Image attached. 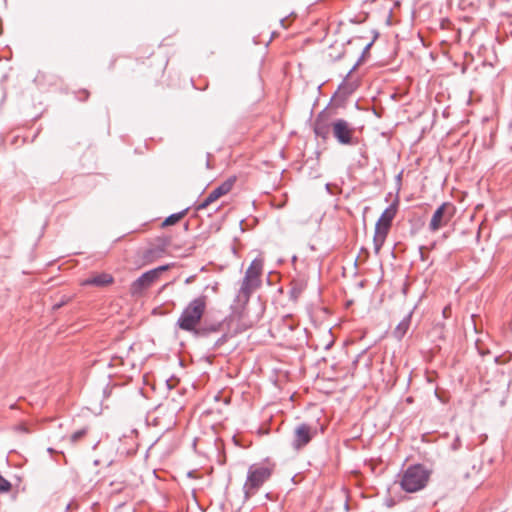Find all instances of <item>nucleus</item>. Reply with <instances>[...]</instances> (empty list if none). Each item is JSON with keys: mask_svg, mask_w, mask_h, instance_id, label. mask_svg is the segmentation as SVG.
Here are the masks:
<instances>
[{"mask_svg": "<svg viewBox=\"0 0 512 512\" xmlns=\"http://www.w3.org/2000/svg\"><path fill=\"white\" fill-rule=\"evenodd\" d=\"M191 281H192V278H188V279L186 280V283H190Z\"/></svg>", "mask_w": 512, "mask_h": 512, "instance_id": "nucleus-27", "label": "nucleus"}, {"mask_svg": "<svg viewBox=\"0 0 512 512\" xmlns=\"http://www.w3.org/2000/svg\"><path fill=\"white\" fill-rule=\"evenodd\" d=\"M396 212V206L394 204L390 205L383 211L377 222L384 224L386 227H391Z\"/></svg>", "mask_w": 512, "mask_h": 512, "instance_id": "nucleus-12", "label": "nucleus"}, {"mask_svg": "<svg viewBox=\"0 0 512 512\" xmlns=\"http://www.w3.org/2000/svg\"><path fill=\"white\" fill-rule=\"evenodd\" d=\"M207 296L201 295L191 300L183 309L177 320L179 329L192 333L200 325L201 319L206 311Z\"/></svg>", "mask_w": 512, "mask_h": 512, "instance_id": "nucleus-3", "label": "nucleus"}, {"mask_svg": "<svg viewBox=\"0 0 512 512\" xmlns=\"http://www.w3.org/2000/svg\"><path fill=\"white\" fill-rule=\"evenodd\" d=\"M272 468L264 464H253L249 467L247 479L244 484L246 498L254 495L258 489L270 478Z\"/></svg>", "mask_w": 512, "mask_h": 512, "instance_id": "nucleus-4", "label": "nucleus"}, {"mask_svg": "<svg viewBox=\"0 0 512 512\" xmlns=\"http://www.w3.org/2000/svg\"><path fill=\"white\" fill-rule=\"evenodd\" d=\"M431 473L432 471L423 464L410 465L402 472L400 487L407 493H416L427 486Z\"/></svg>", "mask_w": 512, "mask_h": 512, "instance_id": "nucleus-2", "label": "nucleus"}, {"mask_svg": "<svg viewBox=\"0 0 512 512\" xmlns=\"http://www.w3.org/2000/svg\"><path fill=\"white\" fill-rule=\"evenodd\" d=\"M332 132L335 139L342 145H354V128L344 119H337L332 123Z\"/></svg>", "mask_w": 512, "mask_h": 512, "instance_id": "nucleus-8", "label": "nucleus"}, {"mask_svg": "<svg viewBox=\"0 0 512 512\" xmlns=\"http://www.w3.org/2000/svg\"><path fill=\"white\" fill-rule=\"evenodd\" d=\"M316 435V425L308 423H299L294 428L291 445L295 450H301L302 448L307 446Z\"/></svg>", "mask_w": 512, "mask_h": 512, "instance_id": "nucleus-6", "label": "nucleus"}, {"mask_svg": "<svg viewBox=\"0 0 512 512\" xmlns=\"http://www.w3.org/2000/svg\"><path fill=\"white\" fill-rule=\"evenodd\" d=\"M188 209H184L183 211L181 212H178V213H174V214H171L170 216H168L165 221L163 222V225L164 226H169V225H174L176 224L178 221H180L186 214Z\"/></svg>", "mask_w": 512, "mask_h": 512, "instance_id": "nucleus-14", "label": "nucleus"}, {"mask_svg": "<svg viewBox=\"0 0 512 512\" xmlns=\"http://www.w3.org/2000/svg\"><path fill=\"white\" fill-rule=\"evenodd\" d=\"M354 69H355V66L352 68V70H349L348 75H349L350 73H352V71H353Z\"/></svg>", "mask_w": 512, "mask_h": 512, "instance_id": "nucleus-28", "label": "nucleus"}, {"mask_svg": "<svg viewBox=\"0 0 512 512\" xmlns=\"http://www.w3.org/2000/svg\"><path fill=\"white\" fill-rule=\"evenodd\" d=\"M222 328V324L220 322L217 323H203L202 325H198L192 334L195 337H207L211 333L219 332Z\"/></svg>", "mask_w": 512, "mask_h": 512, "instance_id": "nucleus-11", "label": "nucleus"}, {"mask_svg": "<svg viewBox=\"0 0 512 512\" xmlns=\"http://www.w3.org/2000/svg\"><path fill=\"white\" fill-rule=\"evenodd\" d=\"M235 183V178H229L226 181H224L221 185L213 189L209 195L197 206V210L205 209L208 205L216 201L218 198H220L223 195H226L231 191L233 188V185Z\"/></svg>", "mask_w": 512, "mask_h": 512, "instance_id": "nucleus-9", "label": "nucleus"}, {"mask_svg": "<svg viewBox=\"0 0 512 512\" xmlns=\"http://www.w3.org/2000/svg\"><path fill=\"white\" fill-rule=\"evenodd\" d=\"M113 282V277L108 273H101L98 275H95L93 277H90L82 282V285L84 286H97V287H104Z\"/></svg>", "mask_w": 512, "mask_h": 512, "instance_id": "nucleus-10", "label": "nucleus"}, {"mask_svg": "<svg viewBox=\"0 0 512 512\" xmlns=\"http://www.w3.org/2000/svg\"><path fill=\"white\" fill-rule=\"evenodd\" d=\"M390 227H386L384 224L376 222L374 235H379L382 237H387Z\"/></svg>", "mask_w": 512, "mask_h": 512, "instance_id": "nucleus-16", "label": "nucleus"}, {"mask_svg": "<svg viewBox=\"0 0 512 512\" xmlns=\"http://www.w3.org/2000/svg\"><path fill=\"white\" fill-rule=\"evenodd\" d=\"M65 302H66L65 300H62V301L58 302L57 304H54L53 308L58 309L61 306H63Z\"/></svg>", "mask_w": 512, "mask_h": 512, "instance_id": "nucleus-23", "label": "nucleus"}, {"mask_svg": "<svg viewBox=\"0 0 512 512\" xmlns=\"http://www.w3.org/2000/svg\"><path fill=\"white\" fill-rule=\"evenodd\" d=\"M371 45H372V43L367 44L364 50L365 51L368 50L371 47Z\"/></svg>", "mask_w": 512, "mask_h": 512, "instance_id": "nucleus-25", "label": "nucleus"}, {"mask_svg": "<svg viewBox=\"0 0 512 512\" xmlns=\"http://www.w3.org/2000/svg\"><path fill=\"white\" fill-rule=\"evenodd\" d=\"M412 312H410L404 319L397 325L394 330V335L398 339H402L407 333L411 323Z\"/></svg>", "mask_w": 512, "mask_h": 512, "instance_id": "nucleus-13", "label": "nucleus"}, {"mask_svg": "<svg viewBox=\"0 0 512 512\" xmlns=\"http://www.w3.org/2000/svg\"><path fill=\"white\" fill-rule=\"evenodd\" d=\"M385 240H386V237H382L379 234L374 235L373 244H374V251L376 254H378L380 252L381 247L383 246Z\"/></svg>", "mask_w": 512, "mask_h": 512, "instance_id": "nucleus-15", "label": "nucleus"}, {"mask_svg": "<svg viewBox=\"0 0 512 512\" xmlns=\"http://www.w3.org/2000/svg\"><path fill=\"white\" fill-rule=\"evenodd\" d=\"M11 487V483L0 475V494L9 492L11 490Z\"/></svg>", "mask_w": 512, "mask_h": 512, "instance_id": "nucleus-17", "label": "nucleus"}, {"mask_svg": "<svg viewBox=\"0 0 512 512\" xmlns=\"http://www.w3.org/2000/svg\"><path fill=\"white\" fill-rule=\"evenodd\" d=\"M86 434V430L85 429H81V430H78L76 432H74L71 436V441L72 442H77L79 439H81L84 435Z\"/></svg>", "mask_w": 512, "mask_h": 512, "instance_id": "nucleus-18", "label": "nucleus"}, {"mask_svg": "<svg viewBox=\"0 0 512 512\" xmlns=\"http://www.w3.org/2000/svg\"><path fill=\"white\" fill-rule=\"evenodd\" d=\"M82 93L85 95V98H87L89 95V93L87 91H83Z\"/></svg>", "mask_w": 512, "mask_h": 512, "instance_id": "nucleus-26", "label": "nucleus"}, {"mask_svg": "<svg viewBox=\"0 0 512 512\" xmlns=\"http://www.w3.org/2000/svg\"><path fill=\"white\" fill-rule=\"evenodd\" d=\"M315 133L318 135V136H324V128L317 125L315 127Z\"/></svg>", "mask_w": 512, "mask_h": 512, "instance_id": "nucleus-19", "label": "nucleus"}, {"mask_svg": "<svg viewBox=\"0 0 512 512\" xmlns=\"http://www.w3.org/2000/svg\"><path fill=\"white\" fill-rule=\"evenodd\" d=\"M65 302H66L65 300H62V301L58 302L57 304H54L53 308L58 309L61 306H63Z\"/></svg>", "mask_w": 512, "mask_h": 512, "instance_id": "nucleus-24", "label": "nucleus"}, {"mask_svg": "<svg viewBox=\"0 0 512 512\" xmlns=\"http://www.w3.org/2000/svg\"><path fill=\"white\" fill-rule=\"evenodd\" d=\"M226 340H227V335H226V334H224L221 338H219V339L216 341L215 345H216V346H219V345L223 344L224 342H226Z\"/></svg>", "mask_w": 512, "mask_h": 512, "instance_id": "nucleus-20", "label": "nucleus"}, {"mask_svg": "<svg viewBox=\"0 0 512 512\" xmlns=\"http://www.w3.org/2000/svg\"><path fill=\"white\" fill-rule=\"evenodd\" d=\"M301 291H302V288H300V287L299 288L293 287L292 290H291V293H292L293 296H297V295H299L301 293Z\"/></svg>", "mask_w": 512, "mask_h": 512, "instance_id": "nucleus-22", "label": "nucleus"}, {"mask_svg": "<svg viewBox=\"0 0 512 512\" xmlns=\"http://www.w3.org/2000/svg\"><path fill=\"white\" fill-rule=\"evenodd\" d=\"M264 261L262 258H255L245 272L241 286L236 295L235 301L238 303H248L252 293L260 288L262 284L261 276L263 272Z\"/></svg>", "mask_w": 512, "mask_h": 512, "instance_id": "nucleus-1", "label": "nucleus"}, {"mask_svg": "<svg viewBox=\"0 0 512 512\" xmlns=\"http://www.w3.org/2000/svg\"><path fill=\"white\" fill-rule=\"evenodd\" d=\"M455 214V207L449 203H442L433 213L429 223V230L436 232L440 228L445 227L453 218Z\"/></svg>", "mask_w": 512, "mask_h": 512, "instance_id": "nucleus-7", "label": "nucleus"}, {"mask_svg": "<svg viewBox=\"0 0 512 512\" xmlns=\"http://www.w3.org/2000/svg\"><path fill=\"white\" fill-rule=\"evenodd\" d=\"M169 268L170 265H162L143 273L131 284V294L133 296L142 294L144 290L149 288L159 278L162 272L167 271Z\"/></svg>", "mask_w": 512, "mask_h": 512, "instance_id": "nucleus-5", "label": "nucleus"}, {"mask_svg": "<svg viewBox=\"0 0 512 512\" xmlns=\"http://www.w3.org/2000/svg\"><path fill=\"white\" fill-rule=\"evenodd\" d=\"M460 445H461V443H460V439L457 437V438L454 440L453 444H452V449H453V450H457V449L460 447Z\"/></svg>", "mask_w": 512, "mask_h": 512, "instance_id": "nucleus-21", "label": "nucleus"}]
</instances>
